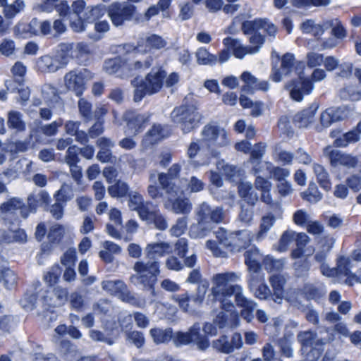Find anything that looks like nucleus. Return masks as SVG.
<instances>
[{"mask_svg": "<svg viewBox=\"0 0 361 361\" xmlns=\"http://www.w3.org/2000/svg\"><path fill=\"white\" fill-rule=\"evenodd\" d=\"M68 62V59L61 54L44 55L37 60L36 66L38 71L42 73H55L64 68Z\"/></svg>", "mask_w": 361, "mask_h": 361, "instance_id": "obj_14", "label": "nucleus"}, {"mask_svg": "<svg viewBox=\"0 0 361 361\" xmlns=\"http://www.w3.org/2000/svg\"><path fill=\"white\" fill-rule=\"evenodd\" d=\"M245 264L247 267L249 275L247 282L250 288L252 289L258 282L262 280L261 274L262 262L264 257L259 250L253 247L246 250L244 253Z\"/></svg>", "mask_w": 361, "mask_h": 361, "instance_id": "obj_8", "label": "nucleus"}, {"mask_svg": "<svg viewBox=\"0 0 361 361\" xmlns=\"http://www.w3.org/2000/svg\"><path fill=\"white\" fill-rule=\"evenodd\" d=\"M148 121V116L144 114L136 115L127 123L126 133L129 135L136 134Z\"/></svg>", "mask_w": 361, "mask_h": 361, "instance_id": "obj_35", "label": "nucleus"}, {"mask_svg": "<svg viewBox=\"0 0 361 361\" xmlns=\"http://www.w3.org/2000/svg\"><path fill=\"white\" fill-rule=\"evenodd\" d=\"M254 292L255 295L261 300H265L271 296V290L264 283V279L262 276V280L253 287L250 288Z\"/></svg>", "mask_w": 361, "mask_h": 361, "instance_id": "obj_55", "label": "nucleus"}, {"mask_svg": "<svg viewBox=\"0 0 361 361\" xmlns=\"http://www.w3.org/2000/svg\"><path fill=\"white\" fill-rule=\"evenodd\" d=\"M298 341L303 348L316 345L317 341L321 339L316 332L313 331H304L298 334Z\"/></svg>", "mask_w": 361, "mask_h": 361, "instance_id": "obj_36", "label": "nucleus"}, {"mask_svg": "<svg viewBox=\"0 0 361 361\" xmlns=\"http://www.w3.org/2000/svg\"><path fill=\"white\" fill-rule=\"evenodd\" d=\"M68 300V291L66 289L56 287L49 288L40 300L42 305L48 307H59L64 305Z\"/></svg>", "mask_w": 361, "mask_h": 361, "instance_id": "obj_18", "label": "nucleus"}, {"mask_svg": "<svg viewBox=\"0 0 361 361\" xmlns=\"http://www.w3.org/2000/svg\"><path fill=\"white\" fill-rule=\"evenodd\" d=\"M351 260L347 257H340L337 259V265L335 267L336 275L335 283H345L350 286L356 283V274L350 271Z\"/></svg>", "mask_w": 361, "mask_h": 361, "instance_id": "obj_15", "label": "nucleus"}, {"mask_svg": "<svg viewBox=\"0 0 361 361\" xmlns=\"http://www.w3.org/2000/svg\"><path fill=\"white\" fill-rule=\"evenodd\" d=\"M216 167L223 175L232 181L234 180L235 177L240 175V171L236 166L225 164L223 160L216 163Z\"/></svg>", "mask_w": 361, "mask_h": 361, "instance_id": "obj_46", "label": "nucleus"}, {"mask_svg": "<svg viewBox=\"0 0 361 361\" xmlns=\"http://www.w3.org/2000/svg\"><path fill=\"white\" fill-rule=\"evenodd\" d=\"M171 250L170 245L164 242L149 243L145 248L147 257L149 259L161 257L170 253Z\"/></svg>", "mask_w": 361, "mask_h": 361, "instance_id": "obj_28", "label": "nucleus"}, {"mask_svg": "<svg viewBox=\"0 0 361 361\" xmlns=\"http://www.w3.org/2000/svg\"><path fill=\"white\" fill-rule=\"evenodd\" d=\"M197 61L199 64L214 65L217 62V56L211 54L204 48H200L196 52Z\"/></svg>", "mask_w": 361, "mask_h": 361, "instance_id": "obj_48", "label": "nucleus"}, {"mask_svg": "<svg viewBox=\"0 0 361 361\" xmlns=\"http://www.w3.org/2000/svg\"><path fill=\"white\" fill-rule=\"evenodd\" d=\"M312 169L319 186L326 191L330 190L331 182L328 171L319 164H314Z\"/></svg>", "mask_w": 361, "mask_h": 361, "instance_id": "obj_31", "label": "nucleus"}, {"mask_svg": "<svg viewBox=\"0 0 361 361\" xmlns=\"http://www.w3.org/2000/svg\"><path fill=\"white\" fill-rule=\"evenodd\" d=\"M318 109L317 104H312L308 109L296 114L293 121L298 128H306L314 120V116Z\"/></svg>", "mask_w": 361, "mask_h": 361, "instance_id": "obj_26", "label": "nucleus"}, {"mask_svg": "<svg viewBox=\"0 0 361 361\" xmlns=\"http://www.w3.org/2000/svg\"><path fill=\"white\" fill-rule=\"evenodd\" d=\"M111 184L108 188V192L112 197L120 198L126 195L128 186L126 183L117 180L116 183Z\"/></svg>", "mask_w": 361, "mask_h": 361, "instance_id": "obj_44", "label": "nucleus"}, {"mask_svg": "<svg viewBox=\"0 0 361 361\" xmlns=\"http://www.w3.org/2000/svg\"><path fill=\"white\" fill-rule=\"evenodd\" d=\"M328 147L325 153L328 155L331 165L333 166H343L348 168H354L357 164V158L351 154H345L338 149H331Z\"/></svg>", "mask_w": 361, "mask_h": 361, "instance_id": "obj_20", "label": "nucleus"}, {"mask_svg": "<svg viewBox=\"0 0 361 361\" xmlns=\"http://www.w3.org/2000/svg\"><path fill=\"white\" fill-rule=\"evenodd\" d=\"M267 145L264 143L259 142L255 145L250 153V161L253 165V171L255 173L260 172L259 164L261 159L265 154Z\"/></svg>", "mask_w": 361, "mask_h": 361, "instance_id": "obj_34", "label": "nucleus"}, {"mask_svg": "<svg viewBox=\"0 0 361 361\" xmlns=\"http://www.w3.org/2000/svg\"><path fill=\"white\" fill-rule=\"evenodd\" d=\"M123 47L128 53L122 56L121 78L133 75L137 71L151 66L152 60H142L141 59L142 44H138L136 47L126 44Z\"/></svg>", "mask_w": 361, "mask_h": 361, "instance_id": "obj_6", "label": "nucleus"}, {"mask_svg": "<svg viewBox=\"0 0 361 361\" xmlns=\"http://www.w3.org/2000/svg\"><path fill=\"white\" fill-rule=\"evenodd\" d=\"M8 127L17 131H22L25 128V124L22 119L21 114L15 111H11L8 113Z\"/></svg>", "mask_w": 361, "mask_h": 361, "instance_id": "obj_45", "label": "nucleus"}, {"mask_svg": "<svg viewBox=\"0 0 361 361\" xmlns=\"http://www.w3.org/2000/svg\"><path fill=\"white\" fill-rule=\"evenodd\" d=\"M134 269L137 274L131 278V281L135 284L142 283L145 286H152L150 283L151 278L157 276L159 272V267L157 262L144 264L137 262L134 266Z\"/></svg>", "mask_w": 361, "mask_h": 361, "instance_id": "obj_13", "label": "nucleus"}, {"mask_svg": "<svg viewBox=\"0 0 361 361\" xmlns=\"http://www.w3.org/2000/svg\"><path fill=\"white\" fill-rule=\"evenodd\" d=\"M150 335L153 338L154 342L157 344L167 342L173 337L171 329L164 330L154 328L150 330Z\"/></svg>", "mask_w": 361, "mask_h": 361, "instance_id": "obj_41", "label": "nucleus"}, {"mask_svg": "<svg viewBox=\"0 0 361 361\" xmlns=\"http://www.w3.org/2000/svg\"><path fill=\"white\" fill-rule=\"evenodd\" d=\"M334 341V335L329 331L328 336H321V339L317 341L316 345H314L307 353V357L309 361H317L324 350V346Z\"/></svg>", "mask_w": 361, "mask_h": 361, "instance_id": "obj_29", "label": "nucleus"}, {"mask_svg": "<svg viewBox=\"0 0 361 361\" xmlns=\"http://www.w3.org/2000/svg\"><path fill=\"white\" fill-rule=\"evenodd\" d=\"M200 326L195 324L187 333H182V344L196 343L200 349L208 347L209 343L206 339L202 338L200 336Z\"/></svg>", "mask_w": 361, "mask_h": 361, "instance_id": "obj_27", "label": "nucleus"}, {"mask_svg": "<svg viewBox=\"0 0 361 361\" xmlns=\"http://www.w3.org/2000/svg\"><path fill=\"white\" fill-rule=\"evenodd\" d=\"M215 235L218 243L207 240L206 246L217 257H226L227 251L236 252L245 249L251 244L254 236L249 230L228 232L223 228H219Z\"/></svg>", "mask_w": 361, "mask_h": 361, "instance_id": "obj_2", "label": "nucleus"}, {"mask_svg": "<svg viewBox=\"0 0 361 361\" xmlns=\"http://www.w3.org/2000/svg\"><path fill=\"white\" fill-rule=\"evenodd\" d=\"M292 338V336L285 335L278 341L281 354L288 358L293 356Z\"/></svg>", "mask_w": 361, "mask_h": 361, "instance_id": "obj_49", "label": "nucleus"}, {"mask_svg": "<svg viewBox=\"0 0 361 361\" xmlns=\"http://www.w3.org/2000/svg\"><path fill=\"white\" fill-rule=\"evenodd\" d=\"M179 172L180 166L178 165L172 166L166 173H158L156 171H152L149 175L150 184L147 188L148 194L152 198L156 199L160 197L159 190L156 185L158 179L161 188L166 192L165 208L176 214L180 212Z\"/></svg>", "mask_w": 361, "mask_h": 361, "instance_id": "obj_1", "label": "nucleus"}, {"mask_svg": "<svg viewBox=\"0 0 361 361\" xmlns=\"http://www.w3.org/2000/svg\"><path fill=\"white\" fill-rule=\"evenodd\" d=\"M29 23L23 20L19 21L13 28V35L18 38L31 37Z\"/></svg>", "mask_w": 361, "mask_h": 361, "instance_id": "obj_62", "label": "nucleus"}, {"mask_svg": "<svg viewBox=\"0 0 361 361\" xmlns=\"http://www.w3.org/2000/svg\"><path fill=\"white\" fill-rule=\"evenodd\" d=\"M239 273L228 271L214 274L212 279L211 295L212 300L220 303L221 307L226 311H231L234 308L232 296L243 287L238 284H233L240 279Z\"/></svg>", "mask_w": 361, "mask_h": 361, "instance_id": "obj_3", "label": "nucleus"}, {"mask_svg": "<svg viewBox=\"0 0 361 361\" xmlns=\"http://www.w3.org/2000/svg\"><path fill=\"white\" fill-rule=\"evenodd\" d=\"M274 157L276 161L281 162L284 165H291L295 158L293 153L277 148L275 149Z\"/></svg>", "mask_w": 361, "mask_h": 361, "instance_id": "obj_54", "label": "nucleus"}, {"mask_svg": "<svg viewBox=\"0 0 361 361\" xmlns=\"http://www.w3.org/2000/svg\"><path fill=\"white\" fill-rule=\"evenodd\" d=\"M19 211L21 216L26 218L28 215V209L23 206L22 201L18 198L10 199L0 206V212L2 215L6 217L8 214Z\"/></svg>", "mask_w": 361, "mask_h": 361, "instance_id": "obj_25", "label": "nucleus"}, {"mask_svg": "<svg viewBox=\"0 0 361 361\" xmlns=\"http://www.w3.org/2000/svg\"><path fill=\"white\" fill-rule=\"evenodd\" d=\"M360 140V135L354 130H350L343 134L334 141V145L337 147H345L350 144H353Z\"/></svg>", "mask_w": 361, "mask_h": 361, "instance_id": "obj_37", "label": "nucleus"}, {"mask_svg": "<svg viewBox=\"0 0 361 361\" xmlns=\"http://www.w3.org/2000/svg\"><path fill=\"white\" fill-rule=\"evenodd\" d=\"M11 71L14 80L20 85L26 74L27 67L21 61H17L12 66Z\"/></svg>", "mask_w": 361, "mask_h": 361, "instance_id": "obj_60", "label": "nucleus"}, {"mask_svg": "<svg viewBox=\"0 0 361 361\" xmlns=\"http://www.w3.org/2000/svg\"><path fill=\"white\" fill-rule=\"evenodd\" d=\"M293 219L296 225L306 228L311 221L312 217L310 214L304 209H299L294 213Z\"/></svg>", "mask_w": 361, "mask_h": 361, "instance_id": "obj_58", "label": "nucleus"}, {"mask_svg": "<svg viewBox=\"0 0 361 361\" xmlns=\"http://www.w3.org/2000/svg\"><path fill=\"white\" fill-rule=\"evenodd\" d=\"M314 88V84L309 78H305L300 75L298 80H293L287 85L290 97L297 102L302 101L304 95L310 94Z\"/></svg>", "mask_w": 361, "mask_h": 361, "instance_id": "obj_16", "label": "nucleus"}, {"mask_svg": "<svg viewBox=\"0 0 361 361\" xmlns=\"http://www.w3.org/2000/svg\"><path fill=\"white\" fill-rule=\"evenodd\" d=\"M147 216L142 219L148 224H154L157 228L164 230L167 227V223L164 216L157 210H149Z\"/></svg>", "mask_w": 361, "mask_h": 361, "instance_id": "obj_38", "label": "nucleus"}, {"mask_svg": "<svg viewBox=\"0 0 361 361\" xmlns=\"http://www.w3.org/2000/svg\"><path fill=\"white\" fill-rule=\"evenodd\" d=\"M202 119V115L198 111L196 101L182 106V132L187 133L198 127Z\"/></svg>", "mask_w": 361, "mask_h": 361, "instance_id": "obj_12", "label": "nucleus"}, {"mask_svg": "<svg viewBox=\"0 0 361 361\" xmlns=\"http://www.w3.org/2000/svg\"><path fill=\"white\" fill-rule=\"evenodd\" d=\"M102 286L103 290L117 296L123 301L130 302L133 299V296L128 291L126 286L121 281H104Z\"/></svg>", "mask_w": 361, "mask_h": 361, "instance_id": "obj_22", "label": "nucleus"}, {"mask_svg": "<svg viewBox=\"0 0 361 361\" xmlns=\"http://www.w3.org/2000/svg\"><path fill=\"white\" fill-rule=\"evenodd\" d=\"M151 204L144 202L141 195L137 192H132L129 195L128 206L132 210L137 212L140 219L146 217Z\"/></svg>", "mask_w": 361, "mask_h": 361, "instance_id": "obj_24", "label": "nucleus"}, {"mask_svg": "<svg viewBox=\"0 0 361 361\" xmlns=\"http://www.w3.org/2000/svg\"><path fill=\"white\" fill-rule=\"evenodd\" d=\"M0 53L5 56H10L16 53V43L13 39L5 38L0 42Z\"/></svg>", "mask_w": 361, "mask_h": 361, "instance_id": "obj_63", "label": "nucleus"}, {"mask_svg": "<svg viewBox=\"0 0 361 361\" xmlns=\"http://www.w3.org/2000/svg\"><path fill=\"white\" fill-rule=\"evenodd\" d=\"M213 347L224 353H231L233 351V346L228 341V337L222 336L213 341Z\"/></svg>", "mask_w": 361, "mask_h": 361, "instance_id": "obj_56", "label": "nucleus"}, {"mask_svg": "<svg viewBox=\"0 0 361 361\" xmlns=\"http://www.w3.org/2000/svg\"><path fill=\"white\" fill-rule=\"evenodd\" d=\"M49 200V195L45 191H41L37 195H31L27 198L29 206L32 209H35L38 206L47 205Z\"/></svg>", "mask_w": 361, "mask_h": 361, "instance_id": "obj_43", "label": "nucleus"}, {"mask_svg": "<svg viewBox=\"0 0 361 361\" xmlns=\"http://www.w3.org/2000/svg\"><path fill=\"white\" fill-rule=\"evenodd\" d=\"M270 283L274 290V294L271 296L272 300L278 303L281 304L283 300L284 289L283 286L286 283L285 278L281 275H273L270 277Z\"/></svg>", "mask_w": 361, "mask_h": 361, "instance_id": "obj_30", "label": "nucleus"}, {"mask_svg": "<svg viewBox=\"0 0 361 361\" xmlns=\"http://www.w3.org/2000/svg\"><path fill=\"white\" fill-rule=\"evenodd\" d=\"M61 274V271L59 266H54L44 274V280L50 286L54 285L59 281Z\"/></svg>", "mask_w": 361, "mask_h": 361, "instance_id": "obj_64", "label": "nucleus"}, {"mask_svg": "<svg viewBox=\"0 0 361 361\" xmlns=\"http://www.w3.org/2000/svg\"><path fill=\"white\" fill-rule=\"evenodd\" d=\"M224 46L233 51V55L240 59H243L247 54H255L259 52L257 47H250L243 45L240 40L232 37H226L223 40Z\"/></svg>", "mask_w": 361, "mask_h": 361, "instance_id": "obj_23", "label": "nucleus"}, {"mask_svg": "<svg viewBox=\"0 0 361 361\" xmlns=\"http://www.w3.org/2000/svg\"><path fill=\"white\" fill-rule=\"evenodd\" d=\"M198 215L202 223H221L224 218V212L222 207H212L204 202L200 205Z\"/></svg>", "mask_w": 361, "mask_h": 361, "instance_id": "obj_21", "label": "nucleus"}, {"mask_svg": "<svg viewBox=\"0 0 361 361\" xmlns=\"http://www.w3.org/2000/svg\"><path fill=\"white\" fill-rule=\"evenodd\" d=\"M104 6H86L83 0L74 1L68 13L70 27L76 32H81L86 30L87 25L94 22L100 13H104Z\"/></svg>", "mask_w": 361, "mask_h": 361, "instance_id": "obj_4", "label": "nucleus"}, {"mask_svg": "<svg viewBox=\"0 0 361 361\" xmlns=\"http://www.w3.org/2000/svg\"><path fill=\"white\" fill-rule=\"evenodd\" d=\"M332 27V35L336 39H343L346 35V31L343 26L337 20H331L325 22V28Z\"/></svg>", "mask_w": 361, "mask_h": 361, "instance_id": "obj_53", "label": "nucleus"}, {"mask_svg": "<svg viewBox=\"0 0 361 361\" xmlns=\"http://www.w3.org/2000/svg\"><path fill=\"white\" fill-rule=\"evenodd\" d=\"M276 222V218L272 214L263 216L261 219L259 229L256 234V240L260 241L265 238L268 232L271 229Z\"/></svg>", "mask_w": 361, "mask_h": 361, "instance_id": "obj_33", "label": "nucleus"}, {"mask_svg": "<svg viewBox=\"0 0 361 361\" xmlns=\"http://www.w3.org/2000/svg\"><path fill=\"white\" fill-rule=\"evenodd\" d=\"M26 234L23 230H10L7 232L6 235L4 237V241L6 243L13 242H24L26 240Z\"/></svg>", "mask_w": 361, "mask_h": 361, "instance_id": "obj_59", "label": "nucleus"}, {"mask_svg": "<svg viewBox=\"0 0 361 361\" xmlns=\"http://www.w3.org/2000/svg\"><path fill=\"white\" fill-rule=\"evenodd\" d=\"M25 8V3L22 0H16L13 4L5 6L4 12L5 16L12 18Z\"/></svg>", "mask_w": 361, "mask_h": 361, "instance_id": "obj_52", "label": "nucleus"}, {"mask_svg": "<svg viewBox=\"0 0 361 361\" xmlns=\"http://www.w3.org/2000/svg\"><path fill=\"white\" fill-rule=\"evenodd\" d=\"M241 80L245 83L242 91L252 94L255 91L267 92L270 84L267 80H259L249 71H244L240 75Z\"/></svg>", "mask_w": 361, "mask_h": 361, "instance_id": "obj_17", "label": "nucleus"}, {"mask_svg": "<svg viewBox=\"0 0 361 361\" xmlns=\"http://www.w3.org/2000/svg\"><path fill=\"white\" fill-rule=\"evenodd\" d=\"M303 68L304 63L302 61H295L294 54L286 53L281 57L280 68H273L270 77L273 81L279 82L282 80L283 77L290 76L293 72L300 75Z\"/></svg>", "mask_w": 361, "mask_h": 361, "instance_id": "obj_10", "label": "nucleus"}, {"mask_svg": "<svg viewBox=\"0 0 361 361\" xmlns=\"http://www.w3.org/2000/svg\"><path fill=\"white\" fill-rule=\"evenodd\" d=\"M301 196L303 200L310 203H317L322 198V194L313 182L310 183L307 190L303 192Z\"/></svg>", "mask_w": 361, "mask_h": 361, "instance_id": "obj_39", "label": "nucleus"}, {"mask_svg": "<svg viewBox=\"0 0 361 361\" xmlns=\"http://www.w3.org/2000/svg\"><path fill=\"white\" fill-rule=\"evenodd\" d=\"M93 78L94 74L87 69H75L65 74L63 83L67 90L80 96L86 88L87 82Z\"/></svg>", "mask_w": 361, "mask_h": 361, "instance_id": "obj_9", "label": "nucleus"}, {"mask_svg": "<svg viewBox=\"0 0 361 361\" xmlns=\"http://www.w3.org/2000/svg\"><path fill=\"white\" fill-rule=\"evenodd\" d=\"M295 235L296 233L292 230L283 232L279 240L278 250L280 252L286 251L290 243L295 239Z\"/></svg>", "mask_w": 361, "mask_h": 361, "instance_id": "obj_61", "label": "nucleus"}, {"mask_svg": "<svg viewBox=\"0 0 361 361\" xmlns=\"http://www.w3.org/2000/svg\"><path fill=\"white\" fill-rule=\"evenodd\" d=\"M145 48L142 51H147L151 49H161L166 45V42L159 36L157 35H150L147 36L145 39Z\"/></svg>", "mask_w": 361, "mask_h": 361, "instance_id": "obj_50", "label": "nucleus"}, {"mask_svg": "<svg viewBox=\"0 0 361 361\" xmlns=\"http://www.w3.org/2000/svg\"><path fill=\"white\" fill-rule=\"evenodd\" d=\"M122 57L110 59L105 61L104 69L109 74H118L121 77Z\"/></svg>", "mask_w": 361, "mask_h": 361, "instance_id": "obj_47", "label": "nucleus"}, {"mask_svg": "<svg viewBox=\"0 0 361 361\" xmlns=\"http://www.w3.org/2000/svg\"><path fill=\"white\" fill-rule=\"evenodd\" d=\"M55 197L57 202H66L73 197V192L68 184H63L61 188L56 192Z\"/></svg>", "mask_w": 361, "mask_h": 361, "instance_id": "obj_57", "label": "nucleus"}, {"mask_svg": "<svg viewBox=\"0 0 361 361\" xmlns=\"http://www.w3.org/2000/svg\"><path fill=\"white\" fill-rule=\"evenodd\" d=\"M263 265L269 272H277L283 269L285 260L282 259H276L267 255L263 260Z\"/></svg>", "mask_w": 361, "mask_h": 361, "instance_id": "obj_42", "label": "nucleus"}, {"mask_svg": "<svg viewBox=\"0 0 361 361\" xmlns=\"http://www.w3.org/2000/svg\"><path fill=\"white\" fill-rule=\"evenodd\" d=\"M339 96L343 100L358 101L361 99V92L354 86L342 88L339 92Z\"/></svg>", "mask_w": 361, "mask_h": 361, "instance_id": "obj_51", "label": "nucleus"}, {"mask_svg": "<svg viewBox=\"0 0 361 361\" xmlns=\"http://www.w3.org/2000/svg\"><path fill=\"white\" fill-rule=\"evenodd\" d=\"M166 72L161 68H152L145 79L135 78L132 81L134 90V100L140 102L145 95L158 92L162 87Z\"/></svg>", "mask_w": 361, "mask_h": 361, "instance_id": "obj_5", "label": "nucleus"}, {"mask_svg": "<svg viewBox=\"0 0 361 361\" xmlns=\"http://www.w3.org/2000/svg\"><path fill=\"white\" fill-rule=\"evenodd\" d=\"M169 135L168 131L160 125H154L146 134L144 142L145 145H153Z\"/></svg>", "mask_w": 361, "mask_h": 361, "instance_id": "obj_32", "label": "nucleus"}, {"mask_svg": "<svg viewBox=\"0 0 361 361\" xmlns=\"http://www.w3.org/2000/svg\"><path fill=\"white\" fill-rule=\"evenodd\" d=\"M135 12V7L126 3H113L107 8L108 16L115 26H120L125 21L130 20Z\"/></svg>", "mask_w": 361, "mask_h": 361, "instance_id": "obj_11", "label": "nucleus"}, {"mask_svg": "<svg viewBox=\"0 0 361 361\" xmlns=\"http://www.w3.org/2000/svg\"><path fill=\"white\" fill-rule=\"evenodd\" d=\"M200 134L202 141L211 149L224 147L231 144L227 131L217 122L211 121L206 124Z\"/></svg>", "mask_w": 361, "mask_h": 361, "instance_id": "obj_7", "label": "nucleus"}, {"mask_svg": "<svg viewBox=\"0 0 361 361\" xmlns=\"http://www.w3.org/2000/svg\"><path fill=\"white\" fill-rule=\"evenodd\" d=\"M263 26V20L255 19L242 22L241 30L245 35H251L260 32Z\"/></svg>", "mask_w": 361, "mask_h": 361, "instance_id": "obj_40", "label": "nucleus"}, {"mask_svg": "<svg viewBox=\"0 0 361 361\" xmlns=\"http://www.w3.org/2000/svg\"><path fill=\"white\" fill-rule=\"evenodd\" d=\"M236 305L241 309V317L248 323L251 322L255 316L254 312L257 306V303L252 299L247 298L243 294V290L238 291L235 295Z\"/></svg>", "mask_w": 361, "mask_h": 361, "instance_id": "obj_19", "label": "nucleus"}]
</instances>
